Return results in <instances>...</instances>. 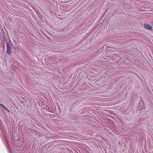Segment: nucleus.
Returning a JSON list of instances; mask_svg holds the SVG:
<instances>
[{"label":"nucleus","instance_id":"1","mask_svg":"<svg viewBox=\"0 0 153 153\" xmlns=\"http://www.w3.org/2000/svg\"><path fill=\"white\" fill-rule=\"evenodd\" d=\"M2 133V134H1V137L2 140L4 141L6 143L7 146L9 150L11 153V150L10 148L9 145L8 144V139L7 137V135L5 134L4 132H3V133Z\"/></svg>","mask_w":153,"mask_h":153},{"label":"nucleus","instance_id":"2","mask_svg":"<svg viewBox=\"0 0 153 153\" xmlns=\"http://www.w3.org/2000/svg\"><path fill=\"white\" fill-rule=\"evenodd\" d=\"M6 46L7 48V52L9 55H10L11 53V47L9 46L8 42L7 43Z\"/></svg>","mask_w":153,"mask_h":153},{"label":"nucleus","instance_id":"3","mask_svg":"<svg viewBox=\"0 0 153 153\" xmlns=\"http://www.w3.org/2000/svg\"><path fill=\"white\" fill-rule=\"evenodd\" d=\"M144 27L146 29L148 30H151L152 29V27L150 25H145Z\"/></svg>","mask_w":153,"mask_h":153},{"label":"nucleus","instance_id":"4","mask_svg":"<svg viewBox=\"0 0 153 153\" xmlns=\"http://www.w3.org/2000/svg\"><path fill=\"white\" fill-rule=\"evenodd\" d=\"M4 109H5V110L6 111H8V112H10V111H9V109H8V108H7V107L5 108Z\"/></svg>","mask_w":153,"mask_h":153},{"label":"nucleus","instance_id":"5","mask_svg":"<svg viewBox=\"0 0 153 153\" xmlns=\"http://www.w3.org/2000/svg\"><path fill=\"white\" fill-rule=\"evenodd\" d=\"M4 109L5 108H6V107H5L4 105H3L2 106Z\"/></svg>","mask_w":153,"mask_h":153},{"label":"nucleus","instance_id":"6","mask_svg":"<svg viewBox=\"0 0 153 153\" xmlns=\"http://www.w3.org/2000/svg\"><path fill=\"white\" fill-rule=\"evenodd\" d=\"M3 105H2V104H1V103H0V105L1 106H3Z\"/></svg>","mask_w":153,"mask_h":153}]
</instances>
